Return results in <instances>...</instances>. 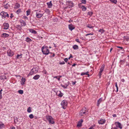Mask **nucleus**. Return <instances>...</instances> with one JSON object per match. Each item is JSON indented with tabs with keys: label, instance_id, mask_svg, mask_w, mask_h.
<instances>
[{
	"label": "nucleus",
	"instance_id": "nucleus-1",
	"mask_svg": "<svg viewBox=\"0 0 129 129\" xmlns=\"http://www.w3.org/2000/svg\"><path fill=\"white\" fill-rule=\"evenodd\" d=\"M48 47L46 46H44L41 48L42 51L44 54L47 55L49 53V50L48 49Z\"/></svg>",
	"mask_w": 129,
	"mask_h": 129
},
{
	"label": "nucleus",
	"instance_id": "nucleus-2",
	"mask_svg": "<svg viewBox=\"0 0 129 129\" xmlns=\"http://www.w3.org/2000/svg\"><path fill=\"white\" fill-rule=\"evenodd\" d=\"M87 111L86 109L85 108H83L80 111L79 113L80 116L81 117L82 116H84L86 115L87 114Z\"/></svg>",
	"mask_w": 129,
	"mask_h": 129
},
{
	"label": "nucleus",
	"instance_id": "nucleus-3",
	"mask_svg": "<svg viewBox=\"0 0 129 129\" xmlns=\"http://www.w3.org/2000/svg\"><path fill=\"white\" fill-rule=\"evenodd\" d=\"M38 69L37 67H35L33 68L30 73L28 74V76L34 74L36 73L38 71Z\"/></svg>",
	"mask_w": 129,
	"mask_h": 129
},
{
	"label": "nucleus",
	"instance_id": "nucleus-4",
	"mask_svg": "<svg viewBox=\"0 0 129 129\" xmlns=\"http://www.w3.org/2000/svg\"><path fill=\"white\" fill-rule=\"evenodd\" d=\"M46 118L48 120L50 124H53L54 123V119L52 117L50 116H47Z\"/></svg>",
	"mask_w": 129,
	"mask_h": 129
},
{
	"label": "nucleus",
	"instance_id": "nucleus-5",
	"mask_svg": "<svg viewBox=\"0 0 129 129\" xmlns=\"http://www.w3.org/2000/svg\"><path fill=\"white\" fill-rule=\"evenodd\" d=\"M105 65L103 64L101 67V68L100 70V71L98 74V75L99 77L100 78L102 75V73L104 69Z\"/></svg>",
	"mask_w": 129,
	"mask_h": 129
},
{
	"label": "nucleus",
	"instance_id": "nucleus-6",
	"mask_svg": "<svg viewBox=\"0 0 129 129\" xmlns=\"http://www.w3.org/2000/svg\"><path fill=\"white\" fill-rule=\"evenodd\" d=\"M41 11H39L38 12H36V17L38 18H40L42 17L43 16L44 13H41Z\"/></svg>",
	"mask_w": 129,
	"mask_h": 129
},
{
	"label": "nucleus",
	"instance_id": "nucleus-7",
	"mask_svg": "<svg viewBox=\"0 0 129 129\" xmlns=\"http://www.w3.org/2000/svg\"><path fill=\"white\" fill-rule=\"evenodd\" d=\"M61 104L62 106V107L64 109H65L67 105V102L66 100H63L61 102Z\"/></svg>",
	"mask_w": 129,
	"mask_h": 129
},
{
	"label": "nucleus",
	"instance_id": "nucleus-8",
	"mask_svg": "<svg viewBox=\"0 0 129 129\" xmlns=\"http://www.w3.org/2000/svg\"><path fill=\"white\" fill-rule=\"evenodd\" d=\"M66 3L67 7L69 8H71L74 6L73 3L71 1H67Z\"/></svg>",
	"mask_w": 129,
	"mask_h": 129
},
{
	"label": "nucleus",
	"instance_id": "nucleus-9",
	"mask_svg": "<svg viewBox=\"0 0 129 129\" xmlns=\"http://www.w3.org/2000/svg\"><path fill=\"white\" fill-rule=\"evenodd\" d=\"M7 53L8 55L9 56L12 57L14 54V52L10 49H9L7 50Z\"/></svg>",
	"mask_w": 129,
	"mask_h": 129
},
{
	"label": "nucleus",
	"instance_id": "nucleus-10",
	"mask_svg": "<svg viewBox=\"0 0 129 129\" xmlns=\"http://www.w3.org/2000/svg\"><path fill=\"white\" fill-rule=\"evenodd\" d=\"M116 126L121 129L122 128V125L120 123L118 122H116L115 123Z\"/></svg>",
	"mask_w": 129,
	"mask_h": 129
},
{
	"label": "nucleus",
	"instance_id": "nucleus-11",
	"mask_svg": "<svg viewBox=\"0 0 129 129\" xmlns=\"http://www.w3.org/2000/svg\"><path fill=\"white\" fill-rule=\"evenodd\" d=\"M106 120L105 119H102L98 121V123L100 124H103L105 123Z\"/></svg>",
	"mask_w": 129,
	"mask_h": 129
},
{
	"label": "nucleus",
	"instance_id": "nucleus-12",
	"mask_svg": "<svg viewBox=\"0 0 129 129\" xmlns=\"http://www.w3.org/2000/svg\"><path fill=\"white\" fill-rule=\"evenodd\" d=\"M7 13L4 12H1L0 13V15L1 16L2 18H5L6 16Z\"/></svg>",
	"mask_w": 129,
	"mask_h": 129
},
{
	"label": "nucleus",
	"instance_id": "nucleus-13",
	"mask_svg": "<svg viewBox=\"0 0 129 129\" xmlns=\"http://www.w3.org/2000/svg\"><path fill=\"white\" fill-rule=\"evenodd\" d=\"M3 26L4 27V29H7L9 28V24L8 23H5L3 24Z\"/></svg>",
	"mask_w": 129,
	"mask_h": 129
},
{
	"label": "nucleus",
	"instance_id": "nucleus-14",
	"mask_svg": "<svg viewBox=\"0 0 129 129\" xmlns=\"http://www.w3.org/2000/svg\"><path fill=\"white\" fill-rule=\"evenodd\" d=\"M83 120L82 119H81L78 122L77 125V126L78 127H80L82 125V123L83 122Z\"/></svg>",
	"mask_w": 129,
	"mask_h": 129
},
{
	"label": "nucleus",
	"instance_id": "nucleus-15",
	"mask_svg": "<svg viewBox=\"0 0 129 129\" xmlns=\"http://www.w3.org/2000/svg\"><path fill=\"white\" fill-rule=\"evenodd\" d=\"M56 94L59 97H61L63 96V94L60 91H58L56 93Z\"/></svg>",
	"mask_w": 129,
	"mask_h": 129
},
{
	"label": "nucleus",
	"instance_id": "nucleus-16",
	"mask_svg": "<svg viewBox=\"0 0 129 129\" xmlns=\"http://www.w3.org/2000/svg\"><path fill=\"white\" fill-rule=\"evenodd\" d=\"M69 28L71 31H72L75 28V27L73 25L71 24L69 25Z\"/></svg>",
	"mask_w": 129,
	"mask_h": 129
},
{
	"label": "nucleus",
	"instance_id": "nucleus-17",
	"mask_svg": "<svg viewBox=\"0 0 129 129\" xmlns=\"http://www.w3.org/2000/svg\"><path fill=\"white\" fill-rule=\"evenodd\" d=\"M47 4L48 6V8H51L52 6V4L51 3V1L47 3Z\"/></svg>",
	"mask_w": 129,
	"mask_h": 129
},
{
	"label": "nucleus",
	"instance_id": "nucleus-18",
	"mask_svg": "<svg viewBox=\"0 0 129 129\" xmlns=\"http://www.w3.org/2000/svg\"><path fill=\"white\" fill-rule=\"evenodd\" d=\"M103 100V98H100L98 101L97 104V106H99L100 104V103L102 102Z\"/></svg>",
	"mask_w": 129,
	"mask_h": 129
},
{
	"label": "nucleus",
	"instance_id": "nucleus-19",
	"mask_svg": "<svg viewBox=\"0 0 129 129\" xmlns=\"http://www.w3.org/2000/svg\"><path fill=\"white\" fill-rule=\"evenodd\" d=\"M9 35L6 33H3L1 35V37L3 38H7L9 37Z\"/></svg>",
	"mask_w": 129,
	"mask_h": 129
},
{
	"label": "nucleus",
	"instance_id": "nucleus-20",
	"mask_svg": "<svg viewBox=\"0 0 129 129\" xmlns=\"http://www.w3.org/2000/svg\"><path fill=\"white\" fill-rule=\"evenodd\" d=\"M29 31L30 33L33 34H36L37 33V32L36 31L33 29H29Z\"/></svg>",
	"mask_w": 129,
	"mask_h": 129
},
{
	"label": "nucleus",
	"instance_id": "nucleus-21",
	"mask_svg": "<svg viewBox=\"0 0 129 129\" xmlns=\"http://www.w3.org/2000/svg\"><path fill=\"white\" fill-rule=\"evenodd\" d=\"M40 77V76L38 75H37L35 76L34 77H33V79H34L35 80H38L39 79V78Z\"/></svg>",
	"mask_w": 129,
	"mask_h": 129
},
{
	"label": "nucleus",
	"instance_id": "nucleus-22",
	"mask_svg": "<svg viewBox=\"0 0 129 129\" xmlns=\"http://www.w3.org/2000/svg\"><path fill=\"white\" fill-rule=\"evenodd\" d=\"M5 127V125L2 122H0V129Z\"/></svg>",
	"mask_w": 129,
	"mask_h": 129
},
{
	"label": "nucleus",
	"instance_id": "nucleus-23",
	"mask_svg": "<svg viewBox=\"0 0 129 129\" xmlns=\"http://www.w3.org/2000/svg\"><path fill=\"white\" fill-rule=\"evenodd\" d=\"M25 41L29 43L32 41V40L29 38L27 37L25 39Z\"/></svg>",
	"mask_w": 129,
	"mask_h": 129
},
{
	"label": "nucleus",
	"instance_id": "nucleus-24",
	"mask_svg": "<svg viewBox=\"0 0 129 129\" xmlns=\"http://www.w3.org/2000/svg\"><path fill=\"white\" fill-rule=\"evenodd\" d=\"M0 79L1 80L6 79H7V77L5 75L1 76H0Z\"/></svg>",
	"mask_w": 129,
	"mask_h": 129
},
{
	"label": "nucleus",
	"instance_id": "nucleus-25",
	"mask_svg": "<svg viewBox=\"0 0 129 129\" xmlns=\"http://www.w3.org/2000/svg\"><path fill=\"white\" fill-rule=\"evenodd\" d=\"M73 48L74 50H77L79 49L78 46L76 45H74L73 46Z\"/></svg>",
	"mask_w": 129,
	"mask_h": 129
},
{
	"label": "nucleus",
	"instance_id": "nucleus-26",
	"mask_svg": "<svg viewBox=\"0 0 129 129\" xmlns=\"http://www.w3.org/2000/svg\"><path fill=\"white\" fill-rule=\"evenodd\" d=\"M81 8L83 11H85L86 10L87 8L86 7L84 6H82L81 7Z\"/></svg>",
	"mask_w": 129,
	"mask_h": 129
},
{
	"label": "nucleus",
	"instance_id": "nucleus-27",
	"mask_svg": "<svg viewBox=\"0 0 129 129\" xmlns=\"http://www.w3.org/2000/svg\"><path fill=\"white\" fill-rule=\"evenodd\" d=\"M20 22L21 24V25L22 26H24V21L23 20H20Z\"/></svg>",
	"mask_w": 129,
	"mask_h": 129
},
{
	"label": "nucleus",
	"instance_id": "nucleus-28",
	"mask_svg": "<svg viewBox=\"0 0 129 129\" xmlns=\"http://www.w3.org/2000/svg\"><path fill=\"white\" fill-rule=\"evenodd\" d=\"M14 122L15 123H17L18 122V118L16 117H15L14 118Z\"/></svg>",
	"mask_w": 129,
	"mask_h": 129
},
{
	"label": "nucleus",
	"instance_id": "nucleus-29",
	"mask_svg": "<svg viewBox=\"0 0 129 129\" xmlns=\"http://www.w3.org/2000/svg\"><path fill=\"white\" fill-rule=\"evenodd\" d=\"M125 62V60L124 59L123 60H120V64H124Z\"/></svg>",
	"mask_w": 129,
	"mask_h": 129
},
{
	"label": "nucleus",
	"instance_id": "nucleus-30",
	"mask_svg": "<svg viewBox=\"0 0 129 129\" xmlns=\"http://www.w3.org/2000/svg\"><path fill=\"white\" fill-rule=\"evenodd\" d=\"M20 7V5L18 3H16L15 7V8L17 9L19 8Z\"/></svg>",
	"mask_w": 129,
	"mask_h": 129
},
{
	"label": "nucleus",
	"instance_id": "nucleus-31",
	"mask_svg": "<svg viewBox=\"0 0 129 129\" xmlns=\"http://www.w3.org/2000/svg\"><path fill=\"white\" fill-rule=\"evenodd\" d=\"M9 6V5L8 4H6L4 5V7L6 9H8Z\"/></svg>",
	"mask_w": 129,
	"mask_h": 129
},
{
	"label": "nucleus",
	"instance_id": "nucleus-32",
	"mask_svg": "<svg viewBox=\"0 0 129 129\" xmlns=\"http://www.w3.org/2000/svg\"><path fill=\"white\" fill-rule=\"evenodd\" d=\"M27 111L28 113H30L31 112V107H28L27 109Z\"/></svg>",
	"mask_w": 129,
	"mask_h": 129
},
{
	"label": "nucleus",
	"instance_id": "nucleus-33",
	"mask_svg": "<svg viewBox=\"0 0 129 129\" xmlns=\"http://www.w3.org/2000/svg\"><path fill=\"white\" fill-rule=\"evenodd\" d=\"M111 2L115 4H116L117 2V0H109Z\"/></svg>",
	"mask_w": 129,
	"mask_h": 129
},
{
	"label": "nucleus",
	"instance_id": "nucleus-34",
	"mask_svg": "<svg viewBox=\"0 0 129 129\" xmlns=\"http://www.w3.org/2000/svg\"><path fill=\"white\" fill-rule=\"evenodd\" d=\"M22 55V54H21L20 55L18 54L17 56H16V59H18L20 58L21 57V56Z\"/></svg>",
	"mask_w": 129,
	"mask_h": 129
},
{
	"label": "nucleus",
	"instance_id": "nucleus-35",
	"mask_svg": "<svg viewBox=\"0 0 129 129\" xmlns=\"http://www.w3.org/2000/svg\"><path fill=\"white\" fill-rule=\"evenodd\" d=\"M93 14V13L92 12H89L87 13V15H89L90 16H91Z\"/></svg>",
	"mask_w": 129,
	"mask_h": 129
},
{
	"label": "nucleus",
	"instance_id": "nucleus-36",
	"mask_svg": "<svg viewBox=\"0 0 129 129\" xmlns=\"http://www.w3.org/2000/svg\"><path fill=\"white\" fill-rule=\"evenodd\" d=\"M87 27L89 28H92L93 27V26H91L90 24H88L87 25Z\"/></svg>",
	"mask_w": 129,
	"mask_h": 129
},
{
	"label": "nucleus",
	"instance_id": "nucleus-37",
	"mask_svg": "<svg viewBox=\"0 0 129 129\" xmlns=\"http://www.w3.org/2000/svg\"><path fill=\"white\" fill-rule=\"evenodd\" d=\"M18 92L21 94H22L23 93V90H20L18 91Z\"/></svg>",
	"mask_w": 129,
	"mask_h": 129
},
{
	"label": "nucleus",
	"instance_id": "nucleus-38",
	"mask_svg": "<svg viewBox=\"0 0 129 129\" xmlns=\"http://www.w3.org/2000/svg\"><path fill=\"white\" fill-rule=\"evenodd\" d=\"M81 1L82 4H86V0H81Z\"/></svg>",
	"mask_w": 129,
	"mask_h": 129
},
{
	"label": "nucleus",
	"instance_id": "nucleus-39",
	"mask_svg": "<svg viewBox=\"0 0 129 129\" xmlns=\"http://www.w3.org/2000/svg\"><path fill=\"white\" fill-rule=\"evenodd\" d=\"M26 15L28 16L30 14V11L29 10H28L26 11Z\"/></svg>",
	"mask_w": 129,
	"mask_h": 129
},
{
	"label": "nucleus",
	"instance_id": "nucleus-40",
	"mask_svg": "<svg viewBox=\"0 0 129 129\" xmlns=\"http://www.w3.org/2000/svg\"><path fill=\"white\" fill-rule=\"evenodd\" d=\"M95 125L94 124L93 125H91L88 129H94V127L95 126Z\"/></svg>",
	"mask_w": 129,
	"mask_h": 129
},
{
	"label": "nucleus",
	"instance_id": "nucleus-41",
	"mask_svg": "<svg viewBox=\"0 0 129 129\" xmlns=\"http://www.w3.org/2000/svg\"><path fill=\"white\" fill-rule=\"evenodd\" d=\"M29 117L30 119H32L34 117V115L32 114H31L29 115Z\"/></svg>",
	"mask_w": 129,
	"mask_h": 129
},
{
	"label": "nucleus",
	"instance_id": "nucleus-42",
	"mask_svg": "<svg viewBox=\"0 0 129 129\" xmlns=\"http://www.w3.org/2000/svg\"><path fill=\"white\" fill-rule=\"evenodd\" d=\"M21 9H19L17 11H16V13L17 14H19L20 12H21Z\"/></svg>",
	"mask_w": 129,
	"mask_h": 129
},
{
	"label": "nucleus",
	"instance_id": "nucleus-43",
	"mask_svg": "<svg viewBox=\"0 0 129 129\" xmlns=\"http://www.w3.org/2000/svg\"><path fill=\"white\" fill-rule=\"evenodd\" d=\"M61 85L62 86V87L64 88H67V86H68V85Z\"/></svg>",
	"mask_w": 129,
	"mask_h": 129
},
{
	"label": "nucleus",
	"instance_id": "nucleus-44",
	"mask_svg": "<svg viewBox=\"0 0 129 129\" xmlns=\"http://www.w3.org/2000/svg\"><path fill=\"white\" fill-rule=\"evenodd\" d=\"M104 31H105L103 29H100L99 30V32H101V34L103 33Z\"/></svg>",
	"mask_w": 129,
	"mask_h": 129
},
{
	"label": "nucleus",
	"instance_id": "nucleus-45",
	"mask_svg": "<svg viewBox=\"0 0 129 129\" xmlns=\"http://www.w3.org/2000/svg\"><path fill=\"white\" fill-rule=\"evenodd\" d=\"M115 86L116 87V89H117L116 91H117V92L118 91V86L117 85V82H116L115 83Z\"/></svg>",
	"mask_w": 129,
	"mask_h": 129
},
{
	"label": "nucleus",
	"instance_id": "nucleus-46",
	"mask_svg": "<svg viewBox=\"0 0 129 129\" xmlns=\"http://www.w3.org/2000/svg\"><path fill=\"white\" fill-rule=\"evenodd\" d=\"M21 84L22 85L24 84V79H23L22 78V82H21Z\"/></svg>",
	"mask_w": 129,
	"mask_h": 129
},
{
	"label": "nucleus",
	"instance_id": "nucleus-47",
	"mask_svg": "<svg viewBox=\"0 0 129 129\" xmlns=\"http://www.w3.org/2000/svg\"><path fill=\"white\" fill-rule=\"evenodd\" d=\"M45 12H47V13H49L50 12L49 10L48 9H46L45 10Z\"/></svg>",
	"mask_w": 129,
	"mask_h": 129
},
{
	"label": "nucleus",
	"instance_id": "nucleus-48",
	"mask_svg": "<svg viewBox=\"0 0 129 129\" xmlns=\"http://www.w3.org/2000/svg\"><path fill=\"white\" fill-rule=\"evenodd\" d=\"M89 72H87L86 73H85V75H88V77H89V74H88Z\"/></svg>",
	"mask_w": 129,
	"mask_h": 129
},
{
	"label": "nucleus",
	"instance_id": "nucleus-49",
	"mask_svg": "<svg viewBox=\"0 0 129 129\" xmlns=\"http://www.w3.org/2000/svg\"><path fill=\"white\" fill-rule=\"evenodd\" d=\"M17 27L18 29H20L21 28V27L19 25H17Z\"/></svg>",
	"mask_w": 129,
	"mask_h": 129
},
{
	"label": "nucleus",
	"instance_id": "nucleus-50",
	"mask_svg": "<svg viewBox=\"0 0 129 129\" xmlns=\"http://www.w3.org/2000/svg\"><path fill=\"white\" fill-rule=\"evenodd\" d=\"M93 35V33L88 34H86L85 36H87L89 35Z\"/></svg>",
	"mask_w": 129,
	"mask_h": 129
},
{
	"label": "nucleus",
	"instance_id": "nucleus-51",
	"mask_svg": "<svg viewBox=\"0 0 129 129\" xmlns=\"http://www.w3.org/2000/svg\"><path fill=\"white\" fill-rule=\"evenodd\" d=\"M65 62H64V61H63L62 62H60L59 63V64H65Z\"/></svg>",
	"mask_w": 129,
	"mask_h": 129
},
{
	"label": "nucleus",
	"instance_id": "nucleus-52",
	"mask_svg": "<svg viewBox=\"0 0 129 129\" xmlns=\"http://www.w3.org/2000/svg\"><path fill=\"white\" fill-rule=\"evenodd\" d=\"M64 60L65 62H67L68 61V60L67 58H64Z\"/></svg>",
	"mask_w": 129,
	"mask_h": 129
},
{
	"label": "nucleus",
	"instance_id": "nucleus-53",
	"mask_svg": "<svg viewBox=\"0 0 129 129\" xmlns=\"http://www.w3.org/2000/svg\"><path fill=\"white\" fill-rule=\"evenodd\" d=\"M16 128L15 127L13 126H12V127H10V129H15Z\"/></svg>",
	"mask_w": 129,
	"mask_h": 129
},
{
	"label": "nucleus",
	"instance_id": "nucleus-54",
	"mask_svg": "<svg viewBox=\"0 0 129 129\" xmlns=\"http://www.w3.org/2000/svg\"><path fill=\"white\" fill-rule=\"evenodd\" d=\"M75 41L76 42H78L79 43H80V42H79V39H76L75 40Z\"/></svg>",
	"mask_w": 129,
	"mask_h": 129
},
{
	"label": "nucleus",
	"instance_id": "nucleus-55",
	"mask_svg": "<svg viewBox=\"0 0 129 129\" xmlns=\"http://www.w3.org/2000/svg\"><path fill=\"white\" fill-rule=\"evenodd\" d=\"M14 16L13 15V14L12 13H11V16H10V17L12 18V17H13Z\"/></svg>",
	"mask_w": 129,
	"mask_h": 129
},
{
	"label": "nucleus",
	"instance_id": "nucleus-56",
	"mask_svg": "<svg viewBox=\"0 0 129 129\" xmlns=\"http://www.w3.org/2000/svg\"><path fill=\"white\" fill-rule=\"evenodd\" d=\"M76 81L72 82V84H73V85H75L76 84Z\"/></svg>",
	"mask_w": 129,
	"mask_h": 129
},
{
	"label": "nucleus",
	"instance_id": "nucleus-57",
	"mask_svg": "<svg viewBox=\"0 0 129 129\" xmlns=\"http://www.w3.org/2000/svg\"><path fill=\"white\" fill-rule=\"evenodd\" d=\"M85 75V73L82 72L81 73V76H83Z\"/></svg>",
	"mask_w": 129,
	"mask_h": 129
},
{
	"label": "nucleus",
	"instance_id": "nucleus-58",
	"mask_svg": "<svg viewBox=\"0 0 129 129\" xmlns=\"http://www.w3.org/2000/svg\"><path fill=\"white\" fill-rule=\"evenodd\" d=\"M112 116L113 117H116L117 116L116 114H114Z\"/></svg>",
	"mask_w": 129,
	"mask_h": 129
},
{
	"label": "nucleus",
	"instance_id": "nucleus-59",
	"mask_svg": "<svg viewBox=\"0 0 129 129\" xmlns=\"http://www.w3.org/2000/svg\"><path fill=\"white\" fill-rule=\"evenodd\" d=\"M121 81L122 82H124L125 81L124 80V79H122L121 80Z\"/></svg>",
	"mask_w": 129,
	"mask_h": 129
},
{
	"label": "nucleus",
	"instance_id": "nucleus-60",
	"mask_svg": "<svg viewBox=\"0 0 129 129\" xmlns=\"http://www.w3.org/2000/svg\"><path fill=\"white\" fill-rule=\"evenodd\" d=\"M6 16L7 17H9V15L8 14H7V13L6 14Z\"/></svg>",
	"mask_w": 129,
	"mask_h": 129
},
{
	"label": "nucleus",
	"instance_id": "nucleus-61",
	"mask_svg": "<svg viewBox=\"0 0 129 129\" xmlns=\"http://www.w3.org/2000/svg\"><path fill=\"white\" fill-rule=\"evenodd\" d=\"M69 57H70V58H73V57L72 55L71 54H70V56Z\"/></svg>",
	"mask_w": 129,
	"mask_h": 129
},
{
	"label": "nucleus",
	"instance_id": "nucleus-62",
	"mask_svg": "<svg viewBox=\"0 0 129 129\" xmlns=\"http://www.w3.org/2000/svg\"><path fill=\"white\" fill-rule=\"evenodd\" d=\"M111 129H117V128L115 127H112Z\"/></svg>",
	"mask_w": 129,
	"mask_h": 129
},
{
	"label": "nucleus",
	"instance_id": "nucleus-63",
	"mask_svg": "<svg viewBox=\"0 0 129 129\" xmlns=\"http://www.w3.org/2000/svg\"><path fill=\"white\" fill-rule=\"evenodd\" d=\"M58 77V76H54V77H53L54 78H56L57 79Z\"/></svg>",
	"mask_w": 129,
	"mask_h": 129
},
{
	"label": "nucleus",
	"instance_id": "nucleus-64",
	"mask_svg": "<svg viewBox=\"0 0 129 129\" xmlns=\"http://www.w3.org/2000/svg\"><path fill=\"white\" fill-rule=\"evenodd\" d=\"M76 64L74 63L72 65V67H74L76 65Z\"/></svg>",
	"mask_w": 129,
	"mask_h": 129
}]
</instances>
